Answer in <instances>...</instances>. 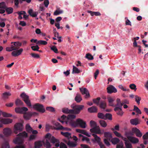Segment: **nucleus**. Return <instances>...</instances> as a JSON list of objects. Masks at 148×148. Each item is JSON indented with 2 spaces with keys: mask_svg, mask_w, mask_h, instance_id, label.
<instances>
[{
  "mask_svg": "<svg viewBox=\"0 0 148 148\" xmlns=\"http://www.w3.org/2000/svg\"><path fill=\"white\" fill-rule=\"evenodd\" d=\"M114 133L116 136L121 138H123V137L117 131H114Z\"/></svg>",
  "mask_w": 148,
  "mask_h": 148,
  "instance_id": "57",
  "label": "nucleus"
},
{
  "mask_svg": "<svg viewBox=\"0 0 148 148\" xmlns=\"http://www.w3.org/2000/svg\"><path fill=\"white\" fill-rule=\"evenodd\" d=\"M135 99L136 101L137 102V103L139 105L140 103V101L141 100V98L140 97H138L137 95L135 96Z\"/></svg>",
  "mask_w": 148,
  "mask_h": 148,
  "instance_id": "52",
  "label": "nucleus"
},
{
  "mask_svg": "<svg viewBox=\"0 0 148 148\" xmlns=\"http://www.w3.org/2000/svg\"><path fill=\"white\" fill-rule=\"evenodd\" d=\"M76 131L77 132L82 133L88 137L90 136V135L84 130L78 129H76Z\"/></svg>",
  "mask_w": 148,
  "mask_h": 148,
  "instance_id": "20",
  "label": "nucleus"
},
{
  "mask_svg": "<svg viewBox=\"0 0 148 148\" xmlns=\"http://www.w3.org/2000/svg\"><path fill=\"white\" fill-rule=\"evenodd\" d=\"M44 146L46 148H50L51 145L48 140H46V142L44 143Z\"/></svg>",
  "mask_w": 148,
  "mask_h": 148,
  "instance_id": "43",
  "label": "nucleus"
},
{
  "mask_svg": "<svg viewBox=\"0 0 148 148\" xmlns=\"http://www.w3.org/2000/svg\"><path fill=\"white\" fill-rule=\"evenodd\" d=\"M62 111L64 113L69 114H73L74 111L73 110H69L68 108H63Z\"/></svg>",
  "mask_w": 148,
  "mask_h": 148,
  "instance_id": "34",
  "label": "nucleus"
},
{
  "mask_svg": "<svg viewBox=\"0 0 148 148\" xmlns=\"http://www.w3.org/2000/svg\"><path fill=\"white\" fill-rule=\"evenodd\" d=\"M131 123L133 125H137L138 123V119L137 118L131 119L130 120Z\"/></svg>",
  "mask_w": 148,
  "mask_h": 148,
  "instance_id": "37",
  "label": "nucleus"
},
{
  "mask_svg": "<svg viewBox=\"0 0 148 148\" xmlns=\"http://www.w3.org/2000/svg\"><path fill=\"white\" fill-rule=\"evenodd\" d=\"M17 136H20V137H17L14 141V142L16 144H21L23 143V140L21 138L25 137H27V134L25 132L20 133L18 134Z\"/></svg>",
  "mask_w": 148,
  "mask_h": 148,
  "instance_id": "3",
  "label": "nucleus"
},
{
  "mask_svg": "<svg viewBox=\"0 0 148 148\" xmlns=\"http://www.w3.org/2000/svg\"><path fill=\"white\" fill-rule=\"evenodd\" d=\"M130 134L132 136L135 134L136 136L138 137H141L143 135L140 131L136 127H133L132 129Z\"/></svg>",
  "mask_w": 148,
  "mask_h": 148,
  "instance_id": "7",
  "label": "nucleus"
},
{
  "mask_svg": "<svg viewBox=\"0 0 148 148\" xmlns=\"http://www.w3.org/2000/svg\"><path fill=\"white\" fill-rule=\"evenodd\" d=\"M47 42L44 40H40L38 41L37 42V44H40L42 45H46L47 44Z\"/></svg>",
  "mask_w": 148,
  "mask_h": 148,
  "instance_id": "51",
  "label": "nucleus"
},
{
  "mask_svg": "<svg viewBox=\"0 0 148 148\" xmlns=\"http://www.w3.org/2000/svg\"><path fill=\"white\" fill-rule=\"evenodd\" d=\"M31 49L34 51H38L39 49V47L37 45L32 46L31 47Z\"/></svg>",
  "mask_w": 148,
  "mask_h": 148,
  "instance_id": "55",
  "label": "nucleus"
},
{
  "mask_svg": "<svg viewBox=\"0 0 148 148\" xmlns=\"http://www.w3.org/2000/svg\"><path fill=\"white\" fill-rule=\"evenodd\" d=\"M84 108V106L83 105H75L72 106V108L73 110V114H78Z\"/></svg>",
  "mask_w": 148,
  "mask_h": 148,
  "instance_id": "5",
  "label": "nucleus"
},
{
  "mask_svg": "<svg viewBox=\"0 0 148 148\" xmlns=\"http://www.w3.org/2000/svg\"><path fill=\"white\" fill-rule=\"evenodd\" d=\"M60 148H67L66 145L63 143H61L60 146Z\"/></svg>",
  "mask_w": 148,
  "mask_h": 148,
  "instance_id": "64",
  "label": "nucleus"
},
{
  "mask_svg": "<svg viewBox=\"0 0 148 148\" xmlns=\"http://www.w3.org/2000/svg\"><path fill=\"white\" fill-rule=\"evenodd\" d=\"M14 43V48H16L15 50H17L16 51H12L11 53L12 55L14 57L18 56L20 55L22 52L23 51V49L22 48H21L20 49L18 50L19 48V47H18L16 44L15 43V42H12L11 44H12Z\"/></svg>",
  "mask_w": 148,
  "mask_h": 148,
  "instance_id": "4",
  "label": "nucleus"
},
{
  "mask_svg": "<svg viewBox=\"0 0 148 148\" xmlns=\"http://www.w3.org/2000/svg\"><path fill=\"white\" fill-rule=\"evenodd\" d=\"M51 49L55 53H58V50L55 46H53L51 48Z\"/></svg>",
  "mask_w": 148,
  "mask_h": 148,
  "instance_id": "58",
  "label": "nucleus"
},
{
  "mask_svg": "<svg viewBox=\"0 0 148 148\" xmlns=\"http://www.w3.org/2000/svg\"><path fill=\"white\" fill-rule=\"evenodd\" d=\"M100 108L101 109H105L106 107V104L105 101H101L99 104Z\"/></svg>",
  "mask_w": 148,
  "mask_h": 148,
  "instance_id": "27",
  "label": "nucleus"
},
{
  "mask_svg": "<svg viewBox=\"0 0 148 148\" xmlns=\"http://www.w3.org/2000/svg\"><path fill=\"white\" fill-rule=\"evenodd\" d=\"M100 99V98L98 97L97 99H93V101L94 103L96 104L97 105H98L99 104V102Z\"/></svg>",
  "mask_w": 148,
  "mask_h": 148,
  "instance_id": "49",
  "label": "nucleus"
},
{
  "mask_svg": "<svg viewBox=\"0 0 148 148\" xmlns=\"http://www.w3.org/2000/svg\"><path fill=\"white\" fill-rule=\"evenodd\" d=\"M114 110L116 112V114L122 116L123 114V112L122 108H120L119 107H115L114 109Z\"/></svg>",
  "mask_w": 148,
  "mask_h": 148,
  "instance_id": "23",
  "label": "nucleus"
},
{
  "mask_svg": "<svg viewBox=\"0 0 148 148\" xmlns=\"http://www.w3.org/2000/svg\"><path fill=\"white\" fill-rule=\"evenodd\" d=\"M87 12L90 14V15L92 16L94 15L95 16H100L101 15V14L99 12H93L90 10H87Z\"/></svg>",
  "mask_w": 148,
  "mask_h": 148,
  "instance_id": "24",
  "label": "nucleus"
},
{
  "mask_svg": "<svg viewBox=\"0 0 148 148\" xmlns=\"http://www.w3.org/2000/svg\"><path fill=\"white\" fill-rule=\"evenodd\" d=\"M119 88L123 91H129L130 89L129 88H127L126 87H124L122 85H120L119 86Z\"/></svg>",
  "mask_w": 148,
  "mask_h": 148,
  "instance_id": "45",
  "label": "nucleus"
},
{
  "mask_svg": "<svg viewBox=\"0 0 148 148\" xmlns=\"http://www.w3.org/2000/svg\"><path fill=\"white\" fill-rule=\"evenodd\" d=\"M28 110L27 108L25 107L22 108L16 107L15 109V111L17 113L23 114L24 112H26Z\"/></svg>",
  "mask_w": 148,
  "mask_h": 148,
  "instance_id": "10",
  "label": "nucleus"
},
{
  "mask_svg": "<svg viewBox=\"0 0 148 148\" xmlns=\"http://www.w3.org/2000/svg\"><path fill=\"white\" fill-rule=\"evenodd\" d=\"M125 19L127 20L125 21V25H129L131 26V23L130 21L127 18V17H125Z\"/></svg>",
  "mask_w": 148,
  "mask_h": 148,
  "instance_id": "61",
  "label": "nucleus"
},
{
  "mask_svg": "<svg viewBox=\"0 0 148 148\" xmlns=\"http://www.w3.org/2000/svg\"><path fill=\"white\" fill-rule=\"evenodd\" d=\"M26 131L29 133H30L32 131V129L29 124H27L26 125Z\"/></svg>",
  "mask_w": 148,
  "mask_h": 148,
  "instance_id": "42",
  "label": "nucleus"
},
{
  "mask_svg": "<svg viewBox=\"0 0 148 148\" xmlns=\"http://www.w3.org/2000/svg\"><path fill=\"white\" fill-rule=\"evenodd\" d=\"M33 107L37 110L43 113L45 111V110L43 105L39 103H37L34 104Z\"/></svg>",
  "mask_w": 148,
  "mask_h": 148,
  "instance_id": "8",
  "label": "nucleus"
},
{
  "mask_svg": "<svg viewBox=\"0 0 148 148\" xmlns=\"http://www.w3.org/2000/svg\"><path fill=\"white\" fill-rule=\"evenodd\" d=\"M104 137L108 139L109 141L112 138V136L111 133L109 132H105L104 133Z\"/></svg>",
  "mask_w": 148,
  "mask_h": 148,
  "instance_id": "32",
  "label": "nucleus"
},
{
  "mask_svg": "<svg viewBox=\"0 0 148 148\" xmlns=\"http://www.w3.org/2000/svg\"><path fill=\"white\" fill-rule=\"evenodd\" d=\"M99 122L101 127H105L107 126V124L105 121L103 120H100L99 121Z\"/></svg>",
  "mask_w": 148,
  "mask_h": 148,
  "instance_id": "39",
  "label": "nucleus"
},
{
  "mask_svg": "<svg viewBox=\"0 0 148 148\" xmlns=\"http://www.w3.org/2000/svg\"><path fill=\"white\" fill-rule=\"evenodd\" d=\"M130 88L132 90H134L135 91L136 89L137 88H136V85L134 84H131L130 85Z\"/></svg>",
  "mask_w": 148,
  "mask_h": 148,
  "instance_id": "60",
  "label": "nucleus"
},
{
  "mask_svg": "<svg viewBox=\"0 0 148 148\" xmlns=\"http://www.w3.org/2000/svg\"><path fill=\"white\" fill-rule=\"evenodd\" d=\"M29 14L33 17H36L37 16L38 13L37 12H33L32 9H30L28 11Z\"/></svg>",
  "mask_w": 148,
  "mask_h": 148,
  "instance_id": "28",
  "label": "nucleus"
},
{
  "mask_svg": "<svg viewBox=\"0 0 148 148\" xmlns=\"http://www.w3.org/2000/svg\"><path fill=\"white\" fill-rule=\"evenodd\" d=\"M75 100L77 103H80L82 100V98L81 95L77 93L75 98Z\"/></svg>",
  "mask_w": 148,
  "mask_h": 148,
  "instance_id": "26",
  "label": "nucleus"
},
{
  "mask_svg": "<svg viewBox=\"0 0 148 148\" xmlns=\"http://www.w3.org/2000/svg\"><path fill=\"white\" fill-rule=\"evenodd\" d=\"M2 115L5 117H10L12 116V114L7 113L5 112H3L2 113Z\"/></svg>",
  "mask_w": 148,
  "mask_h": 148,
  "instance_id": "54",
  "label": "nucleus"
},
{
  "mask_svg": "<svg viewBox=\"0 0 148 148\" xmlns=\"http://www.w3.org/2000/svg\"><path fill=\"white\" fill-rule=\"evenodd\" d=\"M143 138L144 140L148 139V132L143 136Z\"/></svg>",
  "mask_w": 148,
  "mask_h": 148,
  "instance_id": "63",
  "label": "nucleus"
},
{
  "mask_svg": "<svg viewBox=\"0 0 148 148\" xmlns=\"http://www.w3.org/2000/svg\"><path fill=\"white\" fill-rule=\"evenodd\" d=\"M104 120H106L108 119L109 120H111L112 119V115L110 113H106L105 116Z\"/></svg>",
  "mask_w": 148,
  "mask_h": 148,
  "instance_id": "38",
  "label": "nucleus"
},
{
  "mask_svg": "<svg viewBox=\"0 0 148 148\" xmlns=\"http://www.w3.org/2000/svg\"><path fill=\"white\" fill-rule=\"evenodd\" d=\"M23 128V125L22 123H18L15 124L14 126V132L16 134L18 133V131L21 132L22 131Z\"/></svg>",
  "mask_w": 148,
  "mask_h": 148,
  "instance_id": "9",
  "label": "nucleus"
},
{
  "mask_svg": "<svg viewBox=\"0 0 148 148\" xmlns=\"http://www.w3.org/2000/svg\"><path fill=\"white\" fill-rule=\"evenodd\" d=\"M78 126L82 128H85L86 127V122L81 119L78 118L75 122H72V127H75Z\"/></svg>",
  "mask_w": 148,
  "mask_h": 148,
  "instance_id": "2",
  "label": "nucleus"
},
{
  "mask_svg": "<svg viewBox=\"0 0 148 148\" xmlns=\"http://www.w3.org/2000/svg\"><path fill=\"white\" fill-rule=\"evenodd\" d=\"M3 132L5 136H8L11 135L12 131L10 128H6L3 129Z\"/></svg>",
  "mask_w": 148,
  "mask_h": 148,
  "instance_id": "17",
  "label": "nucleus"
},
{
  "mask_svg": "<svg viewBox=\"0 0 148 148\" xmlns=\"http://www.w3.org/2000/svg\"><path fill=\"white\" fill-rule=\"evenodd\" d=\"M12 122V119H1L0 118V128L2 127V125L1 123L4 124H8Z\"/></svg>",
  "mask_w": 148,
  "mask_h": 148,
  "instance_id": "11",
  "label": "nucleus"
},
{
  "mask_svg": "<svg viewBox=\"0 0 148 148\" xmlns=\"http://www.w3.org/2000/svg\"><path fill=\"white\" fill-rule=\"evenodd\" d=\"M34 145L35 148H40L42 145V142L41 141L35 142L34 143Z\"/></svg>",
  "mask_w": 148,
  "mask_h": 148,
  "instance_id": "31",
  "label": "nucleus"
},
{
  "mask_svg": "<svg viewBox=\"0 0 148 148\" xmlns=\"http://www.w3.org/2000/svg\"><path fill=\"white\" fill-rule=\"evenodd\" d=\"M127 138L130 142L133 144L138 143L139 141L138 138L132 136H127Z\"/></svg>",
  "mask_w": 148,
  "mask_h": 148,
  "instance_id": "12",
  "label": "nucleus"
},
{
  "mask_svg": "<svg viewBox=\"0 0 148 148\" xmlns=\"http://www.w3.org/2000/svg\"><path fill=\"white\" fill-rule=\"evenodd\" d=\"M125 144L126 148H132V144L129 143L128 141H126L125 142Z\"/></svg>",
  "mask_w": 148,
  "mask_h": 148,
  "instance_id": "53",
  "label": "nucleus"
},
{
  "mask_svg": "<svg viewBox=\"0 0 148 148\" xmlns=\"http://www.w3.org/2000/svg\"><path fill=\"white\" fill-rule=\"evenodd\" d=\"M80 71L78 69L74 66H73L72 73H78Z\"/></svg>",
  "mask_w": 148,
  "mask_h": 148,
  "instance_id": "40",
  "label": "nucleus"
},
{
  "mask_svg": "<svg viewBox=\"0 0 148 148\" xmlns=\"http://www.w3.org/2000/svg\"><path fill=\"white\" fill-rule=\"evenodd\" d=\"M76 117L75 115L73 114H69L67 117L68 122L69 124L72 127V122H75L73 120V119Z\"/></svg>",
  "mask_w": 148,
  "mask_h": 148,
  "instance_id": "13",
  "label": "nucleus"
},
{
  "mask_svg": "<svg viewBox=\"0 0 148 148\" xmlns=\"http://www.w3.org/2000/svg\"><path fill=\"white\" fill-rule=\"evenodd\" d=\"M63 141L66 143L70 147H74L77 145V143L71 142L70 140H67L66 139H64Z\"/></svg>",
  "mask_w": 148,
  "mask_h": 148,
  "instance_id": "15",
  "label": "nucleus"
},
{
  "mask_svg": "<svg viewBox=\"0 0 148 148\" xmlns=\"http://www.w3.org/2000/svg\"><path fill=\"white\" fill-rule=\"evenodd\" d=\"M114 145H116L120 141L119 139L117 138H112L110 140Z\"/></svg>",
  "mask_w": 148,
  "mask_h": 148,
  "instance_id": "29",
  "label": "nucleus"
},
{
  "mask_svg": "<svg viewBox=\"0 0 148 148\" xmlns=\"http://www.w3.org/2000/svg\"><path fill=\"white\" fill-rule=\"evenodd\" d=\"M46 109L47 110L52 112H54L55 111L54 108L52 107H47L46 108Z\"/></svg>",
  "mask_w": 148,
  "mask_h": 148,
  "instance_id": "56",
  "label": "nucleus"
},
{
  "mask_svg": "<svg viewBox=\"0 0 148 148\" xmlns=\"http://www.w3.org/2000/svg\"><path fill=\"white\" fill-rule=\"evenodd\" d=\"M58 120L62 124L64 122H65L66 124L68 123V122L67 117L64 115H62L60 118H58Z\"/></svg>",
  "mask_w": 148,
  "mask_h": 148,
  "instance_id": "18",
  "label": "nucleus"
},
{
  "mask_svg": "<svg viewBox=\"0 0 148 148\" xmlns=\"http://www.w3.org/2000/svg\"><path fill=\"white\" fill-rule=\"evenodd\" d=\"M63 11L62 10H56L54 12L53 15H58L62 13Z\"/></svg>",
  "mask_w": 148,
  "mask_h": 148,
  "instance_id": "48",
  "label": "nucleus"
},
{
  "mask_svg": "<svg viewBox=\"0 0 148 148\" xmlns=\"http://www.w3.org/2000/svg\"><path fill=\"white\" fill-rule=\"evenodd\" d=\"M105 115L102 113L99 112L97 114V117L99 118L104 120Z\"/></svg>",
  "mask_w": 148,
  "mask_h": 148,
  "instance_id": "44",
  "label": "nucleus"
},
{
  "mask_svg": "<svg viewBox=\"0 0 148 148\" xmlns=\"http://www.w3.org/2000/svg\"><path fill=\"white\" fill-rule=\"evenodd\" d=\"M50 142L53 144L56 143V142H58V140L56 139L54 136H52L50 140Z\"/></svg>",
  "mask_w": 148,
  "mask_h": 148,
  "instance_id": "46",
  "label": "nucleus"
},
{
  "mask_svg": "<svg viewBox=\"0 0 148 148\" xmlns=\"http://www.w3.org/2000/svg\"><path fill=\"white\" fill-rule=\"evenodd\" d=\"M116 104L114 105V107L116 106V107H119L120 108H122V106L123 105L122 102H121L120 99L117 98L116 99Z\"/></svg>",
  "mask_w": 148,
  "mask_h": 148,
  "instance_id": "25",
  "label": "nucleus"
},
{
  "mask_svg": "<svg viewBox=\"0 0 148 148\" xmlns=\"http://www.w3.org/2000/svg\"><path fill=\"white\" fill-rule=\"evenodd\" d=\"M108 93L111 94L112 93H116L117 92L116 89L112 85H110L107 88Z\"/></svg>",
  "mask_w": 148,
  "mask_h": 148,
  "instance_id": "14",
  "label": "nucleus"
},
{
  "mask_svg": "<svg viewBox=\"0 0 148 148\" xmlns=\"http://www.w3.org/2000/svg\"><path fill=\"white\" fill-rule=\"evenodd\" d=\"M88 111L90 113L97 112L98 111L97 108L95 106H93L88 109Z\"/></svg>",
  "mask_w": 148,
  "mask_h": 148,
  "instance_id": "21",
  "label": "nucleus"
},
{
  "mask_svg": "<svg viewBox=\"0 0 148 148\" xmlns=\"http://www.w3.org/2000/svg\"><path fill=\"white\" fill-rule=\"evenodd\" d=\"M85 57L88 60H92L94 58L93 56L89 53L86 54Z\"/></svg>",
  "mask_w": 148,
  "mask_h": 148,
  "instance_id": "47",
  "label": "nucleus"
},
{
  "mask_svg": "<svg viewBox=\"0 0 148 148\" xmlns=\"http://www.w3.org/2000/svg\"><path fill=\"white\" fill-rule=\"evenodd\" d=\"M55 126H56L55 129L57 130H61L64 128V127L62 126L60 123L58 122L55 123Z\"/></svg>",
  "mask_w": 148,
  "mask_h": 148,
  "instance_id": "30",
  "label": "nucleus"
},
{
  "mask_svg": "<svg viewBox=\"0 0 148 148\" xmlns=\"http://www.w3.org/2000/svg\"><path fill=\"white\" fill-rule=\"evenodd\" d=\"M20 96L27 106H31V103L28 96L26 95L25 92H23L21 94Z\"/></svg>",
  "mask_w": 148,
  "mask_h": 148,
  "instance_id": "6",
  "label": "nucleus"
},
{
  "mask_svg": "<svg viewBox=\"0 0 148 148\" xmlns=\"http://www.w3.org/2000/svg\"><path fill=\"white\" fill-rule=\"evenodd\" d=\"M3 148H10V147L8 142L5 141L2 145Z\"/></svg>",
  "mask_w": 148,
  "mask_h": 148,
  "instance_id": "50",
  "label": "nucleus"
},
{
  "mask_svg": "<svg viewBox=\"0 0 148 148\" xmlns=\"http://www.w3.org/2000/svg\"><path fill=\"white\" fill-rule=\"evenodd\" d=\"M61 134L64 136L65 137V138L66 140H70V139H71L72 138L71 136V133L68 132H61Z\"/></svg>",
  "mask_w": 148,
  "mask_h": 148,
  "instance_id": "19",
  "label": "nucleus"
},
{
  "mask_svg": "<svg viewBox=\"0 0 148 148\" xmlns=\"http://www.w3.org/2000/svg\"><path fill=\"white\" fill-rule=\"evenodd\" d=\"M6 7L5 2H2L0 3V8L5 9Z\"/></svg>",
  "mask_w": 148,
  "mask_h": 148,
  "instance_id": "59",
  "label": "nucleus"
},
{
  "mask_svg": "<svg viewBox=\"0 0 148 148\" xmlns=\"http://www.w3.org/2000/svg\"><path fill=\"white\" fill-rule=\"evenodd\" d=\"M11 95V94L10 92H5L3 94L2 96L3 98L7 99L8 98V96H10Z\"/></svg>",
  "mask_w": 148,
  "mask_h": 148,
  "instance_id": "41",
  "label": "nucleus"
},
{
  "mask_svg": "<svg viewBox=\"0 0 148 148\" xmlns=\"http://www.w3.org/2000/svg\"><path fill=\"white\" fill-rule=\"evenodd\" d=\"M15 103L16 106H24V103L23 101L18 99H17L16 100Z\"/></svg>",
  "mask_w": 148,
  "mask_h": 148,
  "instance_id": "33",
  "label": "nucleus"
},
{
  "mask_svg": "<svg viewBox=\"0 0 148 148\" xmlns=\"http://www.w3.org/2000/svg\"><path fill=\"white\" fill-rule=\"evenodd\" d=\"M92 136L94 137L95 140L97 142L98 145L101 142V138L96 134H93Z\"/></svg>",
  "mask_w": 148,
  "mask_h": 148,
  "instance_id": "35",
  "label": "nucleus"
},
{
  "mask_svg": "<svg viewBox=\"0 0 148 148\" xmlns=\"http://www.w3.org/2000/svg\"><path fill=\"white\" fill-rule=\"evenodd\" d=\"M5 10L8 14H10L12 13L13 11V9L12 7H6Z\"/></svg>",
  "mask_w": 148,
  "mask_h": 148,
  "instance_id": "36",
  "label": "nucleus"
},
{
  "mask_svg": "<svg viewBox=\"0 0 148 148\" xmlns=\"http://www.w3.org/2000/svg\"><path fill=\"white\" fill-rule=\"evenodd\" d=\"M108 139L107 138H105L104 139V142L105 143V144L107 146H109L110 145V144L108 141Z\"/></svg>",
  "mask_w": 148,
  "mask_h": 148,
  "instance_id": "62",
  "label": "nucleus"
},
{
  "mask_svg": "<svg viewBox=\"0 0 148 148\" xmlns=\"http://www.w3.org/2000/svg\"><path fill=\"white\" fill-rule=\"evenodd\" d=\"M90 125L92 128L90 129V131L91 133H95L96 134H102L99 126H97V123L95 121L91 120L90 122Z\"/></svg>",
  "mask_w": 148,
  "mask_h": 148,
  "instance_id": "1",
  "label": "nucleus"
},
{
  "mask_svg": "<svg viewBox=\"0 0 148 148\" xmlns=\"http://www.w3.org/2000/svg\"><path fill=\"white\" fill-rule=\"evenodd\" d=\"M23 116L24 119L26 120H29L32 115V113L30 112H24Z\"/></svg>",
  "mask_w": 148,
  "mask_h": 148,
  "instance_id": "22",
  "label": "nucleus"
},
{
  "mask_svg": "<svg viewBox=\"0 0 148 148\" xmlns=\"http://www.w3.org/2000/svg\"><path fill=\"white\" fill-rule=\"evenodd\" d=\"M80 90L82 95H86V98L89 97L90 96L89 92L86 88H80Z\"/></svg>",
  "mask_w": 148,
  "mask_h": 148,
  "instance_id": "16",
  "label": "nucleus"
}]
</instances>
